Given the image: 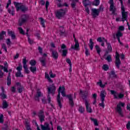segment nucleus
Listing matches in <instances>:
<instances>
[{"instance_id": "a878e982", "label": "nucleus", "mask_w": 130, "mask_h": 130, "mask_svg": "<svg viewBox=\"0 0 130 130\" xmlns=\"http://www.w3.org/2000/svg\"><path fill=\"white\" fill-rule=\"evenodd\" d=\"M2 93L1 94V96L2 98V99H5V98H7V95L6 94H5V91L4 90V87H1Z\"/></svg>"}, {"instance_id": "cd10ccee", "label": "nucleus", "mask_w": 130, "mask_h": 130, "mask_svg": "<svg viewBox=\"0 0 130 130\" xmlns=\"http://www.w3.org/2000/svg\"><path fill=\"white\" fill-rule=\"evenodd\" d=\"M39 116L41 122H42L44 120V115H43V112L40 113Z\"/></svg>"}, {"instance_id": "13d9d810", "label": "nucleus", "mask_w": 130, "mask_h": 130, "mask_svg": "<svg viewBox=\"0 0 130 130\" xmlns=\"http://www.w3.org/2000/svg\"><path fill=\"white\" fill-rule=\"evenodd\" d=\"M124 30V27L123 26H120L119 27V31H123Z\"/></svg>"}, {"instance_id": "680f3d73", "label": "nucleus", "mask_w": 130, "mask_h": 130, "mask_svg": "<svg viewBox=\"0 0 130 130\" xmlns=\"http://www.w3.org/2000/svg\"><path fill=\"white\" fill-rule=\"evenodd\" d=\"M28 41L30 44H32V43H33V41L31 40L29 37H28Z\"/></svg>"}, {"instance_id": "603ef678", "label": "nucleus", "mask_w": 130, "mask_h": 130, "mask_svg": "<svg viewBox=\"0 0 130 130\" xmlns=\"http://www.w3.org/2000/svg\"><path fill=\"white\" fill-rule=\"evenodd\" d=\"M2 48L4 49L5 52H8V50H7V47H6V44H4L2 45Z\"/></svg>"}, {"instance_id": "1a4fd4ad", "label": "nucleus", "mask_w": 130, "mask_h": 130, "mask_svg": "<svg viewBox=\"0 0 130 130\" xmlns=\"http://www.w3.org/2000/svg\"><path fill=\"white\" fill-rule=\"evenodd\" d=\"M22 63L23 64V69H24V71L26 74H29L30 71L28 70V65L27 64V58L24 57L22 59Z\"/></svg>"}, {"instance_id": "c03bdc74", "label": "nucleus", "mask_w": 130, "mask_h": 130, "mask_svg": "<svg viewBox=\"0 0 130 130\" xmlns=\"http://www.w3.org/2000/svg\"><path fill=\"white\" fill-rule=\"evenodd\" d=\"M106 60H107V61H108V62H110V61H111V60H112L111 55H108L106 58Z\"/></svg>"}, {"instance_id": "09e8293b", "label": "nucleus", "mask_w": 130, "mask_h": 130, "mask_svg": "<svg viewBox=\"0 0 130 130\" xmlns=\"http://www.w3.org/2000/svg\"><path fill=\"white\" fill-rule=\"evenodd\" d=\"M18 30H19L20 33V34H22V35L25 34V33L24 32V30H23L22 28L19 27Z\"/></svg>"}, {"instance_id": "39448f33", "label": "nucleus", "mask_w": 130, "mask_h": 130, "mask_svg": "<svg viewBox=\"0 0 130 130\" xmlns=\"http://www.w3.org/2000/svg\"><path fill=\"white\" fill-rule=\"evenodd\" d=\"M14 6H15V8H16V11H20V10H21L22 12H25V11L28 10V8L25 7L22 3L15 2Z\"/></svg>"}, {"instance_id": "4be33fe9", "label": "nucleus", "mask_w": 130, "mask_h": 130, "mask_svg": "<svg viewBox=\"0 0 130 130\" xmlns=\"http://www.w3.org/2000/svg\"><path fill=\"white\" fill-rule=\"evenodd\" d=\"M16 85L18 87V92L19 93H22V92H23V86H22L21 85V84H20V83L19 82H17L16 83Z\"/></svg>"}, {"instance_id": "c85d7f7f", "label": "nucleus", "mask_w": 130, "mask_h": 130, "mask_svg": "<svg viewBox=\"0 0 130 130\" xmlns=\"http://www.w3.org/2000/svg\"><path fill=\"white\" fill-rule=\"evenodd\" d=\"M97 41L98 42H106V43H107V41L104 38H100V37L97 39Z\"/></svg>"}, {"instance_id": "69168bd1", "label": "nucleus", "mask_w": 130, "mask_h": 130, "mask_svg": "<svg viewBox=\"0 0 130 130\" xmlns=\"http://www.w3.org/2000/svg\"><path fill=\"white\" fill-rule=\"evenodd\" d=\"M19 54H16L15 56H14V59H17V58H19Z\"/></svg>"}, {"instance_id": "37998d69", "label": "nucleus", "mask_w": 130, "mask_h": 130, "mask_svg": "<svg viewBox=\"0 0 130 130\" xmlns=\"http://www.w3.org/2000/svg\"><path fill=\"white\" fill-rule=\"evenodd\" d=\"M100 4V0H95L93 2V5L94 6H98Z\"/></svg>"}, {"instance_id": "f03ea898", "label": "nucleus", "mask_w": 130, "mask_h": 130, "mask_svg": "<svg viewBox=\"0 0 130 130\" xmlns=\"http://www.w3.org/2000/svg\"><path fill=\"white\" fill-rule=\"evenodd\" d=\"M121 3V11L122 14V17H117L116 19V22H124L126 21V18H127V12L125 11V8L123 7V4L122 3V0H119Z\"/></svg>"}, {"instance_id": "8fccbe9b", "label": "nucleus", "mask_w": 130, "mask_h": 130, "mask_svg": "<svg viewBox=\"0 0 130 130\" xmlns=\"http://www.w3.org/2000/svg\"><path fill=\"white\" fill-rule=\"evenodd\" d=\"M3 122H4V115L1 114L0 115V123H3Z\"/></svg>"}, {"instance_id": "79ce46f5", "label": "nucleus", "mask_w": 130, "mask_h": 130, "mask_svg": "<svg viewBox=\"0 0 130 130\" xmlns=\"http://www.w3.org/2000/svg\"><path fill=\"white\" fill-rule=\"evenodd\" d=\"M12 10H11L10 9L8 10V12L9 13V14H11V15H12V16H14V8L13 7H12Z\"/></svg>"}, {"instance_id": "3c124183", "label": "nucleus", "mask_w": 130, "mask_h": 130, "mask_svg": "<svg viewBox=\"0 0 130 130\" xmlns=\"http://www.w3.org/2000/svg\"><path fill=\"white\" fill-rule=\"evenodd\" d=\"M49 75H50V78H55V77L56 76L55 74L52 73V72H50L49 73Z\"/></svg>"}, {"instance_id": "864d4df0", "label": "nucleus", "mask_w": 130, "mask_h": 130, "mask_svg": "<svg viewBox=\"0 0 130 130\" xmlns=\"http://www.w3.org/2000/svg\"><path fill=\"white\" fill-rule=\"evenodd\" d=\"M85 54L86 56H89V55L90 54V52H89V50L88 49H85Z\"/></svg>"}, {"instance_id": "dca6fc26", "label": "nucleus", "mask_w": 130, "mask_h": 130, "mask_svg": "<svg viewBox=\"0 0 130 130\" xmlns=\"http://www.w3.org/2000/svg\"><path fill=\"white\" fill-rule=\"evenodd\" d=\"M4 67L0 65V70H3L4 72L8 73V63L4 62Z\"/></svg>"}, {"instance_id": "5701e85b", "label": "nucleus", "mask_w": 130, "mask_h": 130, "mask_svg": "<svg viewBox=\"0 0 130 130\" xmlns=\"http://www.w3.org/2000/svg\"><path fill=\"white\" fill-rule=\"evenodd\" d=\"M52 56L55 59H56L58 57V53L56 51H53L52 52Z\"/></svg>"}, {"instance_id": "4d7b16f0", "label": "nucleus", "mask_w": 130, "mask_h": 130, "mask_svg": "<svg viewBox=\"0 0 130 130\" xmlns=\"http://www.w3.org/2000/svg\"><path fill=\"white\" fill-rule=\"evenodd\" d=\"M49 6V2H48V1H47L46 2V9L47 10V11L48 10Z\"/></svg>"}, {"instance_id": "423d86ee", "label": "nucleus", "mask_w": 130, "mask_h": 130, "mask_svg": "<svg viewBox=\"0 0 130 130\" xmlns=\"http://www.w3.org/2000/svg\"><path fill=\"white\" fill-rule=\"evenodd\" d=\"M110 92L112 95H113L115 99H121V98H123V96H124V94H123V93H120L118 94L117 93V92H116V91L114 90H111Z\"/></svg>"}, {"instance_id": "f704fd0d", "label": "nucleus", "mask_w": 130, "mask_h": 130, "mask_svg": "<svg viewBox=\"0 0 130 130\" xmlns=\"http://www.w3.org/2000/svg\"><path fill=\"white\" fill-rule=\"evenodd\" d=\"M106 43H107V45L108 52H111V51H112V47H111V45H110V44H109L107 42Z\"/></svg>"}, {"instance_id": "72a5a7b5", "label": "nucleus", "mask_w": 130, "mask_h": 130, "mask_svg": "<svg viewBox=\"0 0 130 130\" xmlns=\"http://www.w3.org/2000/svg\"><path fill=\"white\" fill-rule=\"evenodd\" d=\"M95 49L96 50L97 53L100 55V52H101V49L99 47V46L96 45L95 46Z\"/></svg>"}, {"instance_id": "6e6d98bb", "label": "nucleus", "mask_w": 130, "mask_h": 130, "mask_svg": "<svg viewBox=\"0 0 130 130\" xmlns=\"http://www.w3.org/2000/svg\"><path fill=\"white\" fill-rule=\"evenodd\" d=\"M127 129L130 130V121H128L126 125Z\"/></svg>"}, {"instance_id": "6e6552de", "label": "nucleus", "mask_w": 130, "mask_h": 130, "mask_svg": "<svg viewBox=\"0 0 130 130\" xmlns=\"http://www.w3.org/2000/svg\"><path fill=\"white\" fill-rule=\"evenodd\" d=\"M106 95V91L105 90H102L101 92V97L102 99V103L100 104V106L104 108V100L105 99V96Z\"/></svg>"}, {"instance_id": "c756f323", "label": "nucleus", "mask_w": 130, "mask_h": 130, "mask_svg": "<svg viewBox=\"0 0 130 130\" xmlns=\"http://www.w3.org/2000/svg\"><path fill=\"white\" fill-rule=\"evenodd\" d=\"M29 69L31 73H36V72L37 71V68H36V67L35 66H31Z\"/></svg>"}, {"instance_id": "0eeeda50", "label": "nucleus", "mask_w": 130, "mask_h": 130, "mask_svg": "<svg viewBox=\"0 0 130 130\" xmlns=\"http://www.w3.org/2000/svg\"><path fill=\"white\" fill-rule=\"evenodd\" d=\"M55 91H56V87H55V85H54V84H52L48 87V94H52V95H54Z\"/></svg>"}, {"instance_id": "20e7f679", "label": "nucleus", "mask_w": 130, "mask_h": 130, "mask_svg": "<svg viewBox=\"0 0 130 130\" xmlns=\"http://www.w3.org/2000/svg\"><path fill=\"white\" fill-rule=\"evenodd\" d=\"M124 106V103L119 102L117 105V107H116V111L121 116V117H123V112H122V110L121 109V107H123Z\"/></svg>"}, {"instance_id": "b1692460", "label": "nucleus", "mask_w": 130, "mask_h": 130, "mask_svg": "<svg viewBox=\"0 0 130 130\" xmlns=\"http://www.w3.org/2000/svg\"><path fill=\"white\" fill-rule=\"evenodd\" d=\"M8 35L9 36L11 37L12 39H15L16 38V36H15V33L12 30H8Z\"/></svg>"}, {"instance_id": "052dcab7", "label": "nucleus", "mask_w": 130, "mask_h": 130, "mask_svg": "<svg viewBox=\"0 0 130 130\" xmlns=\"http://www.w3.org/2000/svg\"><path fill=\"white\" fill-rule=\"evenodd\" d=\"M11 0H9L8 2L7 3V5L6 6V8H9V6H10V5H11Z\"/></svg>"}, {"instance_id": "a211bd4d", "label": "nucleus", "mask_w": 130, "mask_h": 130, "mask_svg": "<svg viewBox=\"0 0 130 130\" xmlns=\"http://www.w3.org/2000/svg\"><path fill=\"white\" fill-rule=\"evenodd\" d=\"M75 45L72 46L71 48H72V49H75V50H78V49H79V47H80V44H79V42H78L76 40V39H75Z\"/></svg>"}, {"instance_id": "412c9836", "label": "nucleus", "mask_w": 130, "mask_h": 130, "mask_svg": "<svg viewBox=\"0 0 130 130\" xmlns=\"http://www.w3.org/2000/svg\"><path fill=\"white\" fill-rule=\"evenodd\" d=\"M12 84V79L11 78V73H9L7 77V85L10 86Z\"/></svg>"}, {"instance_id": "f257e3e1", "label": "nucleus", "mask_w": 130, "mask_h": 130, "mask_svg": "<svg viewBox=\"0 0 130 130\" xmlns=\"http://www.w3.org/2000/svg\"><path fill=\"white\" fill-rule=\"evenodd\" d=\"M60 94L62 95V97H67L69 99V102L71 105L73 106L74 105V102H73V95L69 94L67 95L66 94V87L64 85H60L58 89V95L57 96V101L58 106L60 108H61V100L60 99Z\"/></svg>"}, {"instance_id": "6ab92c4d", "label": "nucleus", "mask_w": 130, "mask_h": 130, "mask_svg": "<svg viewBox=\"0 0 130 130\" xmlns=\"http://www.w3.org/2000/svg\"><path fill=\"white\" fill-rule=\"evenodd\" d=\"M116 36L118 39V42H119V43L120 44H121V43H120V37H122V33L121 32H120V31H118V32H117V34H116Z\"/></svg>"}, {"instance_id": "338daca9", "label": "nucleus", "mask_w": 130, "mask_h": 130, "mask_svg": "<svg viewBox=\"0 0 130 130\" xmlns=\"http://www.w3.org/2000/svg\"><path fill=\"white\" fill-rule=\"evenodd\" d=\"M12 92H16V88L14 87H12L11 88Z\"/></svg>"}, {"instance_id": "9b49d317", "label": "nucleus", "mask_w": 130, "mask_h": 130, "mask_svg": "<svg viewBox=\"0 0 130 130\" xmlns=\"http://www.w3.org/2000/svg\"><path fill=\"white\" fill-rule=\"evenodd\" d=\"M92 16L93 18H96L99 16L100 13V9H92Z\"/></svg>"}, {"instance_id": "de8ad7c7", "label": "nucleus", "mask_w": 130, "mask_h": 130, "mask_svg": "<svg viewBox=\"0 0 130 130\" xmlns=\"http://www.w3.org/2000/svg\"><path fill=\"white\" fill-rule=\"evenodd\" d=\"M17 70L18 72H21L22 70V64H19L18 65V67L17 68Z\"/></svg>"}, {"instance_id": "5fc2aeb1", "label": "nucleus", "mask_w": 130, "mask_h": 130, "mask_svg": "<svg viewBox=\"0 0 130 130\" xmlns=\"http://www.w3.org/2000/svg\"><path fill=\"white\" fill-rule=\"evenodd\" d=\"M42 95V94H41V92L39 91H38L37 94H36V97L37 98H38V97H40V96H41Z\"/></svg>"}, {"instance_id": "e433bc0d", "label": "nucleus", "mask_w": 130, "mask_h": 130, "mask_svg": "<svg viewBox=\"0 0 130 130\" xmlns=\"http://www.w3.org/2000/svg\"><path fill=\"white\" fill-rule=\"evenodd\" d=\"M9 106V104H8V103H7L6 101H4L3 103V108H7Z\"/></svg>"}, {"instance_id": "bb28decb", "label": "nucleus", "mask_w": 130, "mask_h": 130, "mask_svg": "<svg viewBox=\"0 0 130 130\" xmlns=\"http://www.w3.org/2000/svg\"><path fill=\"white\" fill-rule=\"evenodd\" d=\"M97 84L99 86H100V87H101V88H104V87H105V86H106L107 84V83H105V84H102V81L100 80L97 83Z\"/></svg>"}, {"instance_id": "aec40b11", "label": "nucleus", "mask_w": 130, "mask_h": 130, "mask_svg": "<svg viewBox=\"0 0 130 130\" xmlns=\"http://www.w3.org/2000/svg\"><path fill=\"white\" fill-rule=\"evenodd\" d=\"M88 46L90 50H93V47H94V42H93V39H89V43L88 44Z\"/></svg>"}, {"instance_id": "0e129e2a", "label": "nucleus", "mask_w": 130, "mask_h": 130, "mask_svg": "<svg viewBox=\"0 0 130 130\" xmlns=\"http://www.w3.org/2000/svg\"><path fill=\"white\" fill-rule=\"evenodd\" d=\"M4 77V73L3 72L0 71V78H3Z\"/></svg>"}, {"instance_id": "7c9ffc66", "label": "nucleus", "mask_w": 130, "mask_h": 130, "mask_svg": "<svg viewBox=\"0 0 130 130\" xmlns=\"http://www.w3.org/2000/svg\"><path fill=\"white\" fill-rule=\"evenodd\" d=\"M29 64H30L31 67H35L36 64V61L34 59H31L29 61Z\"/></svg>"}, {"instance_id": "a19ab883", "label": "nucleus", "mask_w": 130, "mask_h": 130, "mask_svg": "<svg viewBox=\"0 0 130 130\" xmlns=\"http://www.w3.org/2000/svg\"><path fill=\"white\" fill-rule=\"evenodd\" d=\"M6 43L9 46H11V45H12V42H11V40L10 39H7L6 40Z\"/></svg>"}, {"instance_id": "f8f14e48", "label": "nucleus", "mask_w": 130, "mask_h": 130, "mask_svg": "<svg viewBox=\"0 0 130 130\" xmlns=\"http://www.w3.org/2000/svg\"><path fill=\"white\" fill-rule=\"evenodd\" d=\"M109 4H110V11L113 13V14H114L115 13V11H116V9L114 7V5H113V0H110L109 2Z\"/></svg>"}, {"instance_id": "9d476101", "label": "nucleus", "mask_w": 130, "mask_h": 130, "mask_svg": "<svg viewBox=\"0 0 130 130\" xmlns=\"http://www.w3.org/2000/svg\"><path fill=\"white\" fill-rule=\"evenodd\" d=\"M83 5L85 8V11L87 14H90V10H89V8L87 7V6H89V5H91V2L89 0H83Z\"/></svg>"}, {"instance_id": "393cba45", "label": "nucleus", "mask_w": 130, "mask_h": 130, "mask_svg": "<svg viewBox=\"0 0 130 130\" xmlns=\"http://www.w3.org/2000/svg\"><path fill=\"white\" fill-rule=\"evenodd\" d=\"M47 56L46 54H43V57L42 59H40V61L43 66H45V57Z\"/></svg>"}, {"instance_id": "f3484780", "label": "nucleus", "mask_w": 130, "mask_h": 130, "mask_svg": "<svg viewBox=\"0 0 130 130\" xmlns=\"http://www.w3.org/2000/svg\"><path fill=\"white\" fill-rule=\"evenodd\" d=\"M41 127L42 130H49L50 129L49 124L47 123H45L44 125H41Z\"/></svg>"}, {"instance_id": "ddd939ff", "label": "nucleus", "mask_w": 130, "mask_h": 130, "mask_svg": "<svg viewBox=\"0 0 130 130\" xmlns=\"http://www.w3.org/2000/svg\"><path fill=\"white\" fill-rule=\"evenodd\" d=\"M85 106L86 108V111L91 113V112H92V108H91L90 104L89 103V101L87 100L85 101Z\"/></svg>"}, {"instance_id": "c9c22d12", "label": "nucleus", "mask_w": 130, "mask_h": 130, "mask_svg": "<svg viewBox=\"0 0 130 130\" xmlns=\"http://www.w3.org/2000/svg\"><path fill=\"white\" fill-rule=\"evenodd\" d=\"M40 21L41 22V24L42 27H43L44 28H45V21H44V19H43L42 18H40Z\"/></svg>"}, {"instance_id": "58836bf2", "label": "nucleus", "mask_w": 130, "mask_h": 130, "mask_svg": "<svg viewBox=\"0 0 130 130\" xmlns=\"http://www.w3.org/2000/svg\"><path fill=\"white\" fill-rule=\"evenodd\" d=\"M4 35H6V31H2L0 34V40H3L4 39Z\"/></svg>"}, {"instance_id": "ea45409f", "label": "nucleus", "mask_w": 130, "mask_h": 130, "mask_svg": "<svg viewBox=\"0 0 130 130\" xmlns=\"http://www.w3.org/2000/svg\"><path fill=\"white\" fill-rule=\"evenodd\" d=\"M109 69V67L108 66L107 64L103 65V70H104V71H108Z\"/></svg>"}, {"instance_id": "e2e57ef3", "label": "nucleus", "mask_w": 130, "mask_h": 130, "mask_svg": "<svg viewBox=\"0 0 130 130\" xmlns=\"http://www.w3.org/2000/svg\"><path fill=\"white\" fill-rule=\"evenodd\" d=\"M35 123L37 126V128L38 130H40V128H39V126H38V124H37V122H36V121H35Z\"/></svg>"}, {"instance_id": "49530a36", "label": "nucleus", "mask_w": 130, "mask_h": 130, "mask_svg": "<svg viewBox=\"0 0 130 130\" xmlns=\"http://www.w3.org/2000/svg\"><path fill=\"white\" fill-rule=\"evenodd\" d=\"M66 61L67 63H69V64L70 66V68H72V61H71V59L68 58L66 59Z\"/></svg>"}, {"instance_id": "7ed1b4c3", "label": "nucleus", "mask_w": 130, "mask_h": 130, "mask_svg": "<svg viewBox=\"0 0 130 130\" xmlns=\"http://www.w3.org/2000/svg\"><path fill=\"white\" fill-rule=\"evenodd\" d=\"M66 13L67 9H60L56 12L55 15L56 17L58 19H61L62 18H63V17H64Z\"/></svg>"}, {"instance_id": "774afa93", "label": "nucleus", "mask_w": 130, "mask_h": 130, "mask_svg": "<svg viewBox=\"0 0 130 130\" xmlns=\"http://www.w3.org/2000/svg\"><path fill=\"white\" fill-rule=\"evenodd\" d=\"M127 110H128V111H130V104H128L127 105Z\"/></svg>"}, {"instance_id": "473e14b6", "label": "nucleus", "mask_w": 130, "mask_h": 130, "mask_svg": "<svg viewBox=\"0 0 130 130\" xmlns=\"http://www.w3.org/2000/svg\"><path fill=\"white\" fill-rule=\"evenodd\" d=\"M90 120H91V121L93 122L94 125L98 126L99 125L98 121H97V119H94L93 118H91Z\"/></svg>"}, {"instance_id": "2eb2a0df", "label": "nucleus", "mask_w": 130, "mask_h": 130, "mask_svg": "<svg viewBox=\"0 0 130 130\" xmlns=\"http://www.w3.org/2000/svg\"><path fill=\"white\" fill-rule=\"evenodd\" d=\"M66 48H67V46H66V45H64V44L61 45V49H63L62 50L63 56H66V55L68 54V49H66Z\"/></svg>"}, {"instance_id": "2f4dec72", "label": "nucleus", "mask_w": 130, "mask_h": 130, "mask_svg": "<svg viewBox=\"0 0 130 130\" xmlns=\"http://www.w3.org/2000/svg\"><path fill=\"white\" fill-rule=\"evenodd\" d=\"M45 78H46V79H47L48 81L50 83H52V80L51 79H50V78L49 77V75H48V73H45Z\"/></svg>"}, {"instance_id": "4c0bfd02", "label": "nucleus", "mask_w": 130, "mask_h": 130, "mask_svg": "<svg viewBox=\"0 0 130 130\" xmlns=\"http://www.w3.org/2000/svg\"><path fill=\"white\" fill-rule=\"evenodd\" d=\"M79 111L80 113H83L84 111H85V108L82 106L79 107Z\"/></svg>"}, {"instance_id": "a18cd8bd", "label": "nucleus", "mask_w": 130, "mask_h": 130, "mask_svg": "<svg viewBox=\"0 0 130 130\" xmlns=\"http://www.w3.org/2000/svg\"><path fill=\"white\" fill-rule=\"evenodd\" d=\"M16 77H23V75H22V73H21V71H18L16 74Z\"/></svg>"}, {"instance_id": "4468645a", "label": "nucleus", "mask_w": 130, "mask_h": 130, "mask_svg": "<svg viewBox=\"0 0 130 130\" xmlns=\"http://www.w3.org/2000/svg\"><path fill=\"white\" fill-rule=\"evenodd\" d=\"M116 66L118 69H119V66H120V59H119V54L117 52H116Z\"/></svg>"}, {"instance_id": "bf43d9fd", "label": "nucleus", "mask_w": 130, "mask_h": 130, "mask_svg": "<svg viewBox=\"0 0 130 130\" xmlns=\"http://www.w3.org/2000/svg\"><path fill=\"white\" fill-rule=\"evenodd\" d=\"M40 5H42V6H44V5H45V2L43 0H40Z\"/></svg>"}]
</instances>
